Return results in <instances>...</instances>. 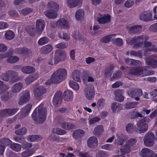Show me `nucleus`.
<instances>
[{
  "label": "nucleus",
  "mask_w": 157,
  "mask_h": 157,
  "mask_svg": "<svg viewBox=\"0 0 157 157\" xmlns=\"http://www.w3.org/2000/svg\"><path fill=\"white\" fill-rule=\"evenodd\" d=\"M84 12L83 10L79 9L77 10L75 13V17L77 21L82 20L84 16Z\"/></svg>",
  "instance_id": "nucleus-34"
},
{
  "label": "nucleus",
  "mask_w": 157,
  "mask_h": 157,
  "mask_svg": "<svg viewBox=\"0 0 157 157\" xmlns=\"http://www.w3.org/2000/svg\"><path fill=\"white\" fill-rule=\"evenodd\" d=\"M0 94L1 95V100L5 102L9 101L12 97V94L9 91L4 92Z\"/></svg>",
  "instance_id": "nucleus-31"
},
{
  "label": "nucleus",
  "mask_w": 157,
  "mask_h": 157,
  "mask_svg": "<svg viewBox=\"0 0 157 157\" xmlns=\"http://www.w3.org/2000/svg\"><path fill=\"white\" fill-rule=\"evenodd\" d=\"M116 35L115 34H113L105 36L101 39L100 41L103 43H107L110 42L112 38L115 37Z\"/></svg>",
  "instance_id": "nucleus-40"
},
{
  "label": "nucleus",
  "mask_w": 157,
  "mask_h": 157,
  "mask_svg": "<svg viewBox=\"0 0 157 157\" xmlns=\"http://www.w3.org/2000/svg\"><path fill=\"white\" fill-rule=\"evenodd\" d=\"M114 148L112 144H107L101 147V148L108 151H111Z\"/></svg>",
  "instance_id": "nucleus-59"
},
{
  "label": "nucleus",
  "mask_w": 157,
  "mask_h": 157,
  "mask_svg": "<svg viewBox=\"0 0 157 157\" xmlns=\"http://www.w3.org/2000/svg\"><path fill=\"white\" fill-rule=\"evenodd\" d=\"M152 151L148 148L143 149L140 153V155L142 157H149L150 155L152 153Z\"/></svg>",
  "instance_id": "nucleus-35"
},
{
  "label": "nucleus",
  "mask_w": 157,
  "mask_h": 157,
  "mask_svg": "<svg viewBox=\"0 0 157 157\" xmlns=\"http://www.w3.org/2000/svg\"><path fill=\"white\" fill-rule=\"evenodd\" d=\"M153 58L157 59V56H154L153 58L146 59V62L148 65L153 67H157V60H155Z\"/></svg>",
  "instance_id": "nucleus-24"
},
{
  "label": "nucleus",
  "mask_w": 157,
  "mask_h": 157,
  "mask_svg": "<svg viewBox=\"0 0 157 157\" xmlns=\"http://www.w3.org/2000/svg\"><path fill=\"white\" fill-rule=\"evenodd\" d=\"M52 50V46L48 44L41 47V52L43 53L47 54L50 52Z\"/></svg>",
  "instance_id": "nucleus-43"
},
{
  "label": "nucleus",
  "mask_w": 157,
  "mask_h": 157,
  "mask_svg": "<svg viewBox=\"0 0 157 157\" xmlns=\"http://www.w3.org/2000/svg\"><path fill=\"white\" fill-rule=\"evenodd\" d=\"M104 132L103 126L101 125L97 126L94 129L93 131L94 134L98 136Z\"/></svg>",
  "instance_id": "nucleus-42"
},
{
  "label": "nucleus",
  "mask_w": 157,
  "mask_h": 157,
  "mask_svg": "<svg viewBox=\"0 0 157 157\" xmlns=\"http://www.w3.org/2000/svg\"><path fill=\"white\" fill-rule=\"evenodd\" d=\"M46 17L49 18H55L57 15L56 11L53 10H48L44 13Z\"/></svg>",
  "instance_id": "nucleus-27"
},
{
  "label": "nucleus",
  "mask_w": 157,
  "mask_h": 157,
  "mask_svg": "<svg viewBox=\"0 0 157 157\" xmlns=\"http://www.w3.org/2000/svg\"><path fill=\"white\" fill-rule=\"evenodd\" d=\"M47 8L51 10L57 11L59 8V5L55 2L53 1L49 2L47 5Z\"/></svg>",
  "instance_id": "nucleus-37"
},
{
  "label": "nucleus",
  "mask_w": 157,
  "mask_h": 157,
  "mask_svg": "<svg viewBox=\"0 0 157 157\" xmlns=\"http://www.w3.org/2000/svg\"><path fill=\"white\" fill-rule=\"evenodd\" d=\"M61 126L65 130H70L74 128V125L72 123L68 122H63L61 124Z\"/></svg>",
  "instance_id": "nucleus-39"
},
{
  "label": "nucleus",
  "mask_w": 157,
  "mask_h": 157,
  "mask_svg": "<svg viewBox=\"0 0 157 157\" xmlns=\"http://www.w3.org/2000/svg\"><path fill=\"white\" fill-rule=\"evenodd\" d=\"M10 147L12 150L16 152L20 151L22 148L20 144L14 143L11 144Z\"/></svg>",
  "instance_id": "nucleus-44"
},
{
  "label": "nucleus",
  "mask_w": 157,
  "mask_h": 157,
  "mask_svg": "<svg viewBox=\"0 0 157 157\" xmlns=\"http://www.w3.org/2000/svg\"><path fill=\"white\" fill-rule=\"evenodd\" d=\"M30 93L29 91H23L22 93V95L19 99L18 104L20 105H22L26 103L30 100Z\"/></svg>",
  "instance_id": "nucleus-9"
},
{
  "label": "nucleus",
  "mask_w": 157,
  "mask_h": 157,
  "mask_svg": "<svg viewBox=\"0 0 157 157\" xmlns=\"http://www.w3.org/2000/svg\"><path fill=\"white\" fill-rule=\"evenodd\" d=\"M136 142V140L135 139H131L129 140L126 143L124 148L121 149V153L123 154H127L129 153L131 151L130 147L134 145Z\"/></svg>",
  "instance_id": "nucleus-10"
},
{
  "label": "nucleus",
  "mask_w": 157,
  "mask_h": 157,
  "mask_svg": "<svg viewBox=\"0 0 157 157\" xmlns=\"http://www.w3.org/2000/svg\"><path fill=\"white\" fill-rule=\"evenodd\" d=\"M148 39V37L145 35H140L133 37L131 40L129 39H127V43L129 45H132L136 43L133 47V48L137 49L142 47L144 42Z\"/></svg>",
  "instance_id": "nucleus-3"
},
{
  "label": "nucleus",
  "mask_w": 157,
  "mask_h": 157,
  "mask_svg": "<svg viewBox=\"0 0 157 157\" xmlns=\"http://www.w3.org/2000/svg\"><path fill=\"white\" fill-rule=\"evenodd\" d=\"M85 133L84 131L82 130H77L73 132V137L74 138L77 139L84 136Z\"/></svg>",
  "instance_id": "nucleus-38"
},
{
  "label": "nucleus",
  "mask_w": 157,
  "mask_h": 157,
  "mask_svg": "<svg viewBox=\"0 0 157 157\" xmlns=\"http://www.w3.org/2000/svg\"><path fill=\"white\" fill-rule=\"evenodd\" d=\"M11 142V141L8 138H3L0 140V143L2 145L5 146L8 145Z\"/></svg>",
  "instance_id": "nucleus-60"
},
{
  "label": "nucleus",
  "mask_w": 157,
  "mask_h": 157,
  "mask_svg": "<svg viewBox=\"0 0 157 157\" xmlns=\"http://www.w3.org/2000/svg\"><path fill=\"white\" fill-rule=\"evenodd\" d=\"M128 94L130 97L135 98L136 100L138 101L140 100L139 97L142 95V91L139 89L130 90L128 91Z\"/></svg>",
  "instance_id": "nucleus-13"
},
{
  "label": "nucleus",
  "mask_w": 157,
  "mask_h": 157,
  "mask_svg": "<svg viewBox=\"0 0 157 157\" xmlns=\"http://www.w3.org/2000/svg\"><path fill=\"white\" fill-rule=\"evenodd\" d=\"M26 129L25 128H22L20 129L17 130L15 132V133L18 135H23L26 132Z\"/></svg>",
  "instance_id": "nucleus-55"
},
{
  "label": "nucleus",
  "mask_w": 157,
  "mask_h": 157,
  "mask_svg": "<svg viewBox=\"0 0 157 157\" xmlns=\"http://www.w3.org/2000/svg\"><path fill=\"white\" fill-rule=\"evenodd\" d=\"M129 73L137 76L144 77L153 75V71H149L143 67L131 68L129 69Z\"/></svg>",
  "instance_id": "nucleus-4"
},
{
  "label": "nucleus",
  "mask_w": 157,
  "mask_h": 157,
  "mask_svg": "<svg viewBox=\"0 0 157 157\" xmlns=\"http://www.w3.org/2000/svg\"><path fill=\"white\" fill-rule=\"evenodd\" d=\"M9 73H8V71L2 74L0 77L1 79L5 81H8L9 79Z\"/></svg>",
  "instance_id": "nucleus-57"
},
{
  "label": "nucleus",
  "mask_w": 157,
  "mask_h": 157,
  "mask_svg": "<svg viewBox=\"0 0 157 157\" xmlns=\"http://www.w3.org/2000/svg\"><path fill=\"white\" fill-rule=\"evenodd\" d=\"M18 111L17 109H9L2 110L0 111V117H5L14 114Z\"/></svg>",
  "instance_id": "nucleus-11"
},
{
  "label": "nucleus",
  "mask_w": 157,
  "mask_h": 157,
  "mask_svg": "<svg viewBox=\"0 0 157 157\" xmlns=\"http://www.w3.org/2000/svg\"><path fill=\"white\" fill-rule=\"evenodd\" d=\"M67 76V71L64 68L58 69L55 71L51 75V78L45 82L47 85L52 83H59L65 80Z\"/></svg>",
  "instance_id": "nucleus-1"
},
{
  "label": "nucleus",
  "mask_w": 157,
  "mask_h": 157,
  "mask_svg": "<svg viewBox=\"0 0 157 157\" xmlns=\"http://www.w3.org/2000/svg\"><path fill=\"white\" fill-rule=\"evenodd\" d=\"M32 11V10L30 8H25L19 11L21 15L25 16L30 13Z\"/></svg>",
  "instance_id": "nucleus-50"
},
{
  "label": "nucleus",
  "mask_w": 157,
  "mask_h": 157,
  "mask_svg": "<svg viewBox=\"0 0 157 157\" xmlns=\"http://www.w3.org/2000/svg\"><path fill=\"white\" fill-rule=\"evenodd\" d=\"M143 140L144 144L146 146H152L154 144V136L152 133L149 132L144 136Z\"/></svg>",
  "instance_id": "nucleus-7"
},
{
  "label": "nucleus",
  "mask_w": 157,
  "mask_h": 157,
  "mask_svg": "<svg viewBox=\"0 0 157 157\" xmlns=\"http://www.w3.org/2000/svg\"><path fill=\"white\" fill-rule=\"evenodd\" d=\"M66 57V54L64 51L59 50H56L55 52L54 59L55 64L58 63L61 61L64 60Z\"/></svg>",
  "instance_id": "nucleus-6"
},
{
  "label": "nucleus",
  "mask_w": 157,
  "mask_h": 157,
  "mask_svg": "<svg viewBox=\"0 0 157 157\" xmlns=\"http://www.w3.org/2000/svg\"><path fill=\"white\" fill-rule=\"evenodd\" d=\"M126 29L129 34L137 33L142 29L141 26L140 25H128Z\"/></svg>",
  "instance_id": "nucleus-14"
},
{
  "label": "nucleus",
  "mask_w": 157,
  "mask_h": 157,
  "mask_svg": "<svg viewBox=\"0 0 157 157\" xmlns=\"http://www.w3.org/2000/svg\"><path fill=\"white\" fill-rule=\"evenodd\" d=\"M110 17L108 14H101L100 13H99L97 17V21L100 24H105L110 21Z\"/></svg>",
  "instance_id": "nucleus-12"
},
{
  "label": "nucleus",
  "mask_w": 157,
  "mask_h": 157,
  "mask_svg": "<svg viewBox=\"0 0 157 157\" xmlns=\"http://www.w3.org/2000/svg\"><path fill=\"white\" fill-rule=\"evenodd\" d=\"M38 78V75L37 74L29 75L25 79V82L27 85H29Z\"/></svg>",
  "instance_id": "nucleus-28"
},
{
  "label": "nucleus",
  "mask_w": 157,
  "mask_h": 157,
  "mask_svg": "<svg viewBox=\"0 0 157 157\" xmlns=\"http://www.w3.org/2000/svg\"><path fill=\"white\" fill-rule=\"evenodd\" d=\"M113 44L119 46H121L123 44V40L120 38L115 39L113 41Z\"/></svg>",
  "instance_id": "nucleus-56"
},
{
  "label": "nucleus",
  "mask_w": 157,
  "mask_h": 157,
  "mask_svg": "<svg viewBox=\"0 0 157 157\" xmlns=\"http://www.w3.org/2000/svg\"><path fill=\"white\" fill-rule=\"evenodd\" d=\"M130 54L132 56L142 57V52L141 51H138V52L135 51L131 50L130 51Z\"/></svg>",
  "instance_id": "nucleus-53"
},
{
  "label": "nucleus",
  "mask_w": 157,
  "mask_h": 157,
  "mask_svg": "<svg viewBox=\"0 0 157 157\" xmlns=\"http://www.w3.org/2000/svg\"><path fill=\"white\" fill-rule=\"evenodd\" d=\"M9 26V25L6 22L0 21V29H7Z\"/></svg>",
  "instance_id": "nucleus-64"
},
{
  "label": "nucleus",
  "mask_w": 157,
  "mask_h": 157,
  "mask_svg": "<svg viewBox=\"0 0 157 157\" xmlns=\"http://www.w3.org/2000/svg\"><path fill=\"white\" fill-rule=\"evenodd\" d=\"M82 3V0H67V6L70 8L76 7L77 6L80 5Z\"/></svg>",
  "instance_id": "nucleus-21"
},
{
  "label": "nucleus",
  "mask_w": 157,
  "mask_h": 157,
  "mask_svg": "<svg viewBox=\"0 0 157 157\" xmlns=\"http://www.w3.org/2000/svg\"><path fill=\"white\" fill-rule=\"evenodd\" d=\"M152 13L150 11L145 12L140 16V19L146 21H150L155 19L152 18Z\"/></svg>",
  "instance_id": "nucleus-15"
},
{
  "label": "nucleus",
  "mask_w": 157,
  "mask_h": 157,
  "mask_svg": "<svg viewBox=\"0 0 157 157\" xmlns=\"http://www.w3.org/2000/svg\"><path fill=\"white\" fill-rule=\"evenodd\" d=\"M46 92V89L41 86L36 87L33 91L35 99L37 100L40 101L42 99V96Z\"/></svg>",
  "instance_id": "nucleus-5"
},
{
  "label": "nucleus",
  "mask_w": 157,
  "mask_h": 157,
  "mask_svg": "<svg viewBox=\"0 0 157 157\" xmlns=\"http://www.w3.org/2000/svg\"><path fill=\"white\" fill-rule=\"evenodd\" d=\"M44 104L41 103L35 109L32 117L35 121H38L39 123H42L45 120L47 115L46 108L44 107Z\"/></svg>",
  "instance_id": "nucleus-2"
},
{
  "label": "nucleus",
  "mask_w": 157,
  "mask_h": 157,
  "mask_svg": "<svg viewBox=\"0 0 157 157\" xmlns=\"http://www.w3.org/2000/svg\"><path fill=\"white\" fill-rule=\"evenodd\" d=\"M135 127V126L131 123L128 124L126 126V129L128 132H131L133 131Z\"/></svg>",
  "instance_id": "nucleus-58"
},
{
  "label": "nucleus",
  "mask_w": 157,
  "mask_h": 157,
  "mask_svg": "<svg viewBox=\"0 0 157 157\" xmlns=\"http://www.w3.org/2000/svg\"><path fill=\"white\" fill-rule=\"evenodd\" d=\"M114 93L117 101L120 102L123 101L124 98L122 96V90H117L114 92Z\"/></svg>",
  "instance_id": "nucleus-33"
},
{
  "label": "nucleus",
  "mask_w": 157,
  "mask_h": 157,
  "mask_svg": "<svg viewBox=\"0 0 157 157\" xmlns=\"http://www.w3.org/2000/svg\"><path fill=\"white\" fill-rule=\"evenodd\" d=\"M81 73L80 71L75 70L72 72L71 76L74 80L78 82H81Z\"/></svg>",
  "instance_id": "nucleus-26"
},
{
  "label": "nucleus",
  "mask_w": 157,
  "mask_h": 157,
  "mask_svg": "<svg viewBox=\"0 0 157 157\" xmlns=\"http://www.w3.org/2000/svg\"><path fill=\"white\" fill-rule=\"evenodd\" d=\"M62 101L61 97V93H56L55 94L53 100V105L56 106H57L59 104L61 103Z\"/></svg>",
  "instance_id": "nucleus-20"
},
{
  "label": "nucleus",
  "mask_w": 157,
  "mask_h": 157,
  "mask_svg": "<svg viewBox=\"0 0 157 157\" xmlns=\"http://www.w3.org/2000/svg\"><path fill=\"white\" fill-rule=\"evenodd\" d=\"M111 108L113 113L117 112L121 109V105L117 103H113L111 105Z\"/></svg>",
  "instance_id": "nucleus-45"
},
{
  "label": "nucleus",
  "mask_w": 157,
  "mask_h": 157,
  "mask_svg": "<svg viewBox=\"0 0 157 157\" xmlns=\"http://www.w3.org/2000/svg\"><path fill=\"white\" fill-rule=\"evenodd\" d=\"M84 94L86 98L89 100H91L94 98L95 92L93 85L89 84L86 86L84 90Z\"/></svg>",
  "instance_id": "nucleus-8"
},
{
  "label": "nucleus",
  "mask_w": 157,
  "mask_h": 157,
  "mask_svg": "<svg viewBox=\"0 0 157 157\" xmlns=\"http://www.w3.org/2000/svg\"><path fill=\"white\" fill-rule=\"evenodd\" d=\"M57 26L64 29L69 28V25L68 22L63 19H61L59 20L56 22Z\"/></svg>",
  "instance_id": "nucleus-25"
},
{
  "label": "nucleus",
  "mask_w": 157,
  "mask_h": 157,
  "mask_svg": "<svg viewBox=\"0 0 157 157\" xmlns=\"http://www.w3.org/2000/svg\"><path fill=\"white\" fill-rule=\"evenodd\" d=\"M19 59V58L16 56H12L7 59V61L9 63H15L18 62Z\"/></svg>",
  "instance_id": "nucleus-51"
},
{
  "label": "nucleus",
  "mask_w": 157,
  "mask_h": 157,
  "mask_svg": "<svg viewBox=\"0 0 157 157\" xmlns=\"http://www.w3.org/2000/svg\"><path fill=\"white\" fill-rule=\"evenodd\" d=\"M45 26V23L44 20L40 19L36 21V29L38 34H40L44 30Z\"/></svg>",
  "instance_id": "nucleus-18"
},
{
  "label": "nucleus",
  "mask_w": 157,
  "mask_h": 157,
  "mask_svg": "<svg viewBox=\"0 0 157 157\" xmlns=\"http://www.w3.org/2000/svg\"><path fill=\"white\" fill-rule=\"evenodd\" d=\"M52 132L59 135H63L66 133L65 130L59 128H54L52 129Z\"/></svg>",
  "instance_id": "nucleus-54"
},
{
  "label": "nucleus",
  "mask_w": 157,
  "mask_h": 157,
  "mask_svg": "<svg viewBox=\"0 0 157 157\" xmlns=\"http://www.w3.org/2000/svg\"><path fill=\"white\" fill-rule=\"evenodd\" d=\"M38 148L37 147L25 151L21 153V157H29L33 155Z\"/></svg>",
  "instance_id": "nucleus-23"
},
{
  "label": "nucleus",
  "mask_w": 157,
  "mask_h": 157,
  "mask_svg": "<svg viewBox=\"0 0 157 157\" xmlns=\"http://www.w3.org/2000/svg\"><path fill=\"white\" fill-rule=\"evenodd\" d=\"M105 103V100L103 98H101L98 101L97 105L99 108L101 109L104 106Z\"/></svg>",
  "instance_id": "nucleus-61"
},
{
  "label": "nucleus",
  "mask_w": 157,
  "mask_h": 157,
  "mask_svg": "<svg viewBox=\"0 0 157 157\" xmlns=\"http://www.w3.org/2000/svg\"><path fill=\"white\" fill-rule=\"evenodd\" d=\"M137 126L140 133H144L148 129V125L145 123V120L143 119L137 123Z\"/></svg>",
  "instance_id": "nucleus-16"
},
{
  "label": "nucleus",
  "mask_w": 157,
  "mask_h": 157,
  "mask_svg": "<svg viewBox=\"0 0 157 157\" xmlns=\"http://www.w3.org/2000/svg\"><path fill=\"white\" fill-rule=\"evenodd\" d=\"M125 136L123 135H121L117 136V138L115 140L114 143L115 144L121 145L124 143Z\"/></svg>",
  "instance_id": "nucleus-41"
},
{
  "label": "nucleus",
  "mask_w": 157,
  "mask_h": 157,
  "mask_svg": "<svg viewBox=\"0 0 157 157\" xmlns=\"http://www.w3.org/2000/svg\"><path fill=\"white\" fill-rule=\"evenodd\" d=\"M125 61L126 63L130 65H142L141 62L139 60L135 59L126 58L125 59Z\"/></svg>",
  "instance_id": "nucleus-30"
},
{
  "label": "nucleus",
  "mask_w": 157,
  "mask_h": 157,
  "mask_svg": "<svg viewBox=\"0 0 157 157\" xmlns=\"http://www.w3.org/2000/svg\"><path fill=\"white\" fill-rule=\"evenodd\" d=\"M49 41V39L46 37H44L41 38L38 40V44L40 45H43L48 43Z\"/></svg>",
  "instance_id": "nucleus-48"
},
{
  "label": "nucleus",
  "mask_w": 157,
  "mask_h": 157,
  "mask_svg": "<svg viewBox=\"0 0 157 157\" xmlns=\"http://www.w3.org/2000/svg\"><path fill=\"white\" fill-rule=\"evenodd\" d=\"M5 37L6 39L10 40L13 39L15 36V34L11 30H8L6 32Z\"/></svg>",
  "instance_id": "nucleus-46"
},
{
  "label": "nucleus",
  "mask_w": 157,
  "mask_h": 157,
  "mask_svg": "<svg viewBox=\"0 0 157 157\" xmlns=\"http://www.w3.org/2000/svg\"><path fill=\"white\" fill-rule=\"evenodd\" d=\"M63 100L66 101H71L73 98V92L69 90H65L63 94Z\"/></svg>",
  "instance_id": "nucleus-19"
},
{
  "label": "nucleus",
  "mask_w": 157,
  "mask_h": 157,
  "mask_svg": "<svg viewBox=\"0 0 157 157\" xmlns=\"http://www.w3.org/2000/svg\"><path fill=\"white\" fill-rule=\"evenodd\" d=\"M138 102H134L127 103L125 105V108L126 109H132L136 107L138 104Z\"/></svg>",
  "instance_id": "nucleus-52"
},
{
  "label": "nucleus",
  "mask_w": 157,
  "mask_h": 157,
  "mask_svg": "<svg viewBox=\"0 0 157 157\" xmlns=\"http://www.w3.org/2000/svg\"><path fill=\"white\" fill-rule=\"evenodd\" d=\"M9 88L8 86L4 84L3 82L0 81V94L4 92Z\"/></svg>",
  "instance_id": "nucleus-47"
},
{
  "label": "nucleus",
  "mask_w": 157,
  "mask_h": 157,
  "mask_svg": "<svg viewBox=\"0 0 157 157\" xmlns=\"http://www.w3.org/2000/svg\"><path fill=\"white\" fill-rule=\"evenodd\" d=\"M32 107V105L31 104H29L22 108L21 110V113H22V116L21 117L23 118V117L26 116L29 113Z\"/></svg>",
  "instance_id": "nucleus-29"
},
{
  "label": "nucleus",
  "mask_w": 157,
  "mask_h": 157,
  "mask_svg": "<svg viewBox=\"0 0 157 157\" xmlns=\"http://www.w3.org/2000/svg\"><path fill=\"white\" fill-rule=\"evenodd\" d=\"M23 84L21 82H18L13 85L11 87V91L14 93L19 92L22 89Z\"/></svg>",
  "instance_id": "nucleus-22"
},
{
  "label": "nucleus",
  "mask_w": 157,
  "mask_h": 157,
  "mask_svg": "<svg viewBox=\"0 0 157 157\" xmlns=\"http://www.w3.org/2000/svg\"><path fill=\"white\" fill-rule=\"evenodd\" d=\"M100 120V118L99 117H96L93 118L89 121V123L90 124H93L99 121Z\"/></svg>",
  "instance_id": "nucleus-63"
},
{
  "label": "nucleus",
  "mask_w": 157,
  "mask_h": 157,
  "mask_svg": "<svg viewBox=\"0 0 157 157\" xmlns=\"http://www.w3.org/2000/svg\"><path fill=\"white\" fill-rule=\"evenodd\" d=\"M69 86L74 90H77L79 88V84L73 81H70L69 82Z\"/></svg>",
  "instance_id": "nucleus-49"
},
{
  "label": "nucleus",
  "mask_w": 157,
  "mask_h": 157,
  "mask_svg": "<svg viewBox=\"0 0 157 157\" xmlns=\"http://www.w3.org/2000/svg\"><path fill=\"white\" fill-rule=\"evenodd\" d=\"M21 71L24 73L29 74L35 71V69L30 66L24 67L21 68Z\"/></svg>",
  "instance_id": "nucleus-36"
},
{
  "label": "nucleus",
  "mask_w": 157,
  "mask_h": 157,
  "mask_svg": "<svg viewBox=\"0 0 157 157\" xmlns=\"http://www.w3.org/2000/svg\"><path fill=\"white\" fill-rule=\"evenodd\" d=\"M96 157H107V154L104 151L98 152L96 155Z\"/></svg>",
  "instance_id": "nucleus-62"
},
{
  "label": "nucleus",
  "mask_w": 157,
  "mask_h": 157,
  "mask_svg": "<svg viewBox=\"0 0 157 157\" xmlns=\"http://www.w3.org/2000/svg\"><path fill=\"white\" fill-rule=\"evenodd\" d=\"M27 138L29 141L36 142L42 140V137L41 136L39 135H32L28 136Z\"/></svg>",
  "instance_id": "nucleus-32"
},
{
  "label": "nucleus",
  "mask_w": 157,
  "mask_h": 157,
  "mask_svg": "<svg viewBox=\"0 0 157 157\" xmlns=\"http://www.w3.org/2000/svg\"><path fill=\"white\" fill-rule=\"evenodd\" d=\"M87 145L90 148H94L96 147L98 145L97 138L94 136L89 138L87 141Z\"/></svg>",
  "instance_id": "nucleus-17"
}]
</instances>
